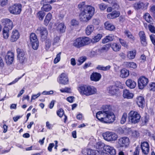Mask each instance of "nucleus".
I'll return each mask as SVG.
<instances>
[{"mask_svg": "<svg viewBox=\"0 0 155 155\" xmlns=\"http://www.w3.org/2000/svg\"><path fill=\"white\" fill-rule=\"evenodd\" d=\"M96 117L101 122L106 123L114 122L116 118L111 106L109 105L104 106L103 111L97 112Z\"/></svg>", "mask_w": 155, "mask_h": 155, "instance_id": "f257e3e1", "label": "nucleus"}, {"mask_svg": "<svg viewBox=\"0 0 155 155\" xmlns=\"http://www.w3.org/2000/svg\"><path fill=\"white\" fill-rule=\"evenodd\" d=\"M85 2H83L78 5V8L82 10L80 14L81 21H87L89 20L94 14V8L90 5H85Z\"/></svg>", "mask_w": 155, "mask_h": 155, "instance_id": "f03ea898", "label": "nucleus"}, {"mask_svg": "<svg viewBox=\"0 0 155 155\" xmlns=\"http://www.w3.org/2000/svg\"><path fill=\"white\" fill-rule=\"evenodd\" d=\"M77 89L80 94L82 95L89 96L95 94L97 92L96 88L91 85H80Z\"/></svg>", "mask_w": 155, "mask_h": 155, "instance_id": "7ed1b4c3", "label": "nucleus"}, {"mask_svg": "<svg viewBox=\"0 0 155 155\" xmlns=\"http://www.w3.org/2000/svg\"><path fill=\"white\" fill-rule=\"evenodd\" d=\"M90 39L87 37H82L77 38L74 41L73 45L76 48H79L87 45L90 42Z\"/></svg>", "mask_w": 155, "mask_h": 155, "instance_id": "20e7f679", "label": "nucleus"}, {"mask_svg": "<svg viewBox=\"0 0 155 155\" xmlns=\"http://www.w3.org/2000/svg\"><path fill=\"white\" fill-rule=\"evenodd\" d=\"M128 117L130 122L135 124L139 122L140 116L137 112L132 110L129 113Z\"/></svg>", "mask_w": 155, "mask_h": 155, "instance_id": "39448f33", "label": "nucleus"}, {"mask_svg": "<svg viewBox=\"0 0 155 155\" xmlns=\"http://www.w3.org/2000/svg\"><path fill=\"white\" fill-rule=\"evenodd\" d=\"M129 143L130 140L127 137H121L118 140L117 147L118 148H127L128 147Z\"/></svg>", "mask_w": 155, "mask_h": 155, "instance_id": "423d86ee", "label": "nucleus"}, {"mask_svg": "<svg viewBox=\"0 0 155 155\" xmlns=\"http://www.w3.org/2000/svg\"><path fill=\"white\" fill-rule=\"evenodd\" d=\"M104 139L108 141L112 142L116 140L118 135L114 132H106L103 134Z\"/></svg>", "mask_w": 155, "mask_h": 155, "instance_id": "0eeeda50", "label": "nucleus"}, {"mask_svg": "<svg viewBox=\"0 0 155 155\" xmlns=\"http://www.w3.org/2000/svg\"><path fill=\"white\" fill-rule=\"evenodd\" d=\"M21 5L20 4H15L9 8L10 12L14 14H19L21 11Z\"/></svg>", "mask_w": 155, "mask_h": 155, "instance_id": "6e6552de", "label": "nucleus"}, {"mask_svg": "<svg viewBox=\"0 0 155 155\" xmlns=\"http://www.w3.org/2000/svg\"><path fill=\"white\" fill-rule=\"evenodd\" d=\"M149 82L148 79L144 76L140 77L138 79V83L139 89H143L148 84Z\"/></svg>", "mask_w": 155, "mask_h": 155, "instance_id": "1a4fd4ad", "label": "nucleus"}, {"mask_svg": "<svg viewBox=\"0 0 155 155\" xmlns=\"http://www.w3.org/2000/svg\"><path fill=\"white\" fill-rule=\"evenodd\" d=\"M57 81L60 84L64 85L67 84L68 82L67 74L64 73H62L58 78Z\"/></svg>", "mask_w": 155, "mask_h": 155, "instance_id": "9d476101", "label": "nucleus"}, {"mask_svg": "<svg viewBox=\"0 0 155 155\" xmlns=\"http://www.w3.org/2000/svg\"><path fill=\"white\" fill-rule=\"evenodd\" d=\"M17 52L18 54L17 58L18 60L20 63H23L25 59V51L23 49L18 48L17 49Z\"/></svg>", "mask_w": 155, "mask_h": 155, "instance_id": "9b49d317", "label": "nucleus"}, {"mask_svg": "<svg viewBox=\"0 0 155 155\" xmlns=\"http://www.w3.org/2000/svg\"><path fill=\"white\" fill-rule=\"evenodd\" d=\"M105 146L104 143L101 142H99L96 144L95 147L97 149L96 150L98 151V154L100 155H106V153L104 151Z\"/></svg>", "mask_w": 155, "mask_h": 155, "instance_id": "f8f14e48", "label": "nucleus"}, {"mask_svg": "<svg viewBox=\"0 0 155 155\" xmlns=\"http://www.w3.org/2000/svg\"><path fill=\"white\" fill-rule=\"evenodd\" d=\"M2 22L5 26L4 28H7L9 30H11L13 27L12 21L9 19H3L2 20Z\"/></svg>", "mask_w": 155, "mask_h": 155, "instance_id": "ddd939ff", "label": "nucleus"}, {"mask_svg": "<svg viewBox=\"0 0 155 155\" xmlns=\"http://www.w3.org/2000/svg\"><path fill=\"white\" fill-rule=\"evenodd\" d=\"M14 57V54L11 51H8L5 56V59L6 63L10 64L12 63Z\"/></svg>", "mask_w": 155, "mask_h": 155, "instance_id": "4468645a", "label": "nucleus"}, {"mask_svg": "<svg viewBox=\"0 0 155 155\" xmlns=\"http://www.w3.org/2000/svg\"><path fill=\"white\" fill-rule=\"evenodd\" d=\"M149 5V3L146 2L144 3L141 2H139L137 3H136L134 5V7L135 9L138 10L139 9H146L148 6Z\"/></svg>", "mask_w": 155, "mask_h": 155, "instance_id": "2eb2a0df", "label": "nucleus"}, {"mask_svg": "<svg viewBox=\"0 0 155 155\" xmlns=\"http://www.w3.org/2000/svg\"><path fill=\"white\" fill-rule=\"evenodd\" d=\"M36 33L40 34L41 37L46 38L48 35V31L45 28L40 27L38 28L36 31Z\"/></svg>", "mask_w": 155, "mask_h": 155, "instance_id": "dca6fc26", "label": "nucleus"}, {"mask_svg": "<svg viewBox=\"0 0 155 155\" xmlns=\"http://www.w3.org/2000/svg\"><path fill=\"white\" fill-rule=\"evenodd\" d=\"M141 148L143 153L145 155H147L149 151V146L147 142H144L141 143Z\"/></svg>", "mask_w": 155, "mask_h": 155, "instance_id": "f3484780", "label": "nucleus"}, {"mask_svg": "<svg viewBox=\"0 0 155 155\" xmlns=\"http://www.w3.org/2000/svg\"><path fill=\"white\" fill-rule=\"evenodd\" d=\"M101 75L99 73L93 72L90 76V79L91 81L97 82L100 80L101 78Z\"/></svg>", "mask_w": 155, "mask_h": 155, "instance_id": "a211bd4d", "label": "nucleus"}, {"mask_svg": "<svg viewBox=\"0 0 155 155\" xmlns=\"http://www.w3.org/2000/svg\"><path fill=\"white\" fill-rule=\"evenodd\" d=\"M19 33L17 30H13L12 33L10 40L11 42H14L16 41L19 38Z\"/></svg>", "mask_w": 155, "mask_h": 155, "instance_id": "6ab92c4d", "label": "nucleus"}, {"mask_svg": "<svg viewBox=\"0 0 155 155\" xmlns=\"http://www.w3.org/2000/svg\"><path fill=\"white\" fill-rule=\"evenodd\" d=\"M104 151L109 153L111 155H114L116 154V151L113 147L108 145H105L104 147Z\"/></svg>", "mask_w": 155, "mask_h": 155, "instance_id": "aec40b11", "label": "nucleus"}, {"mask_svg": "<svg viewBox=\"0 0 155 155\" xmlns=\"http://www.w3.org/2000/svg\"><path fill=\"white\" fill-rule=\"evenodd\" d=\"M118 88L115 85H112L109 86L107 89L109 93L112 95L116 94L118 91Z\"/></svg>", "mask_w": 155, "mask_h": 155, "instance_id": "412c9836", "label": "nucleus"}, {"mask_svg": "<svg viewBox=\"0 0 155 155\" xmlns=\"http://www.w3.org/2000/svg\"><path fill=\"white\" fill-rule=\"evenodd\" d=\"M137 103L139 107H141L142 109L143 108L145 103L144 97L142 96L137 97Z\"/></svg>", "mask_w": 155, "mask_h": 155, "instance_id": "4be33fe9", "label": "nucleus"}, {"mask_svg": "<svg viewBox=\"0 0 155 155\" xmlns=\"http://www.w3.org/2000/svg\"><path fill=\"white\" fill-rule=\"evenodd\" d=\"M125 83L127 87L130 89L134 88L137 85L136 83L131 79L127 80Z\"/></svg>", "mask_w": 155, "mask_h": 155, "instance_id": "5701e85b", "label": "nucleus"}, {"mask_svg": "<svg viewBox=\"0 0 155 155\" xmlns=\"http://www.w3.org/2000/svg\"><path fill=\"white\" fill-rule=\"evenodd\" d=\"M141 44L144 46H146L147 44L146 39L145 35L143 31H140L139 33Z\"/></svg>", "mask_w": 155, "mask_h": 155, "instance_id": "b1692460", "label": "nucleus"}, {"mask_svg": "<svg viewBox=\"0 0 155 155\" xmlns=\"http://www.w3.org/2000/svg\"><path fill=\"white\" fill-rule=\"evenodd\" d=\"M134 96V94L130 92L129 90L124 89L123 91V97L124 98L131 99Z\"/></svg>", "mask_w": 155, "mask_h": 155, "instance_id": "393cba45", "label": "nucleus"}, {"mask_svg": "<svg viewBox=\"0 0 155 155\" xmlns=\"http://www.w3.org/2000/svg\"><path fill=\"white\" fill-rule=\"evenodd\" d=\"M66 27L63 23H61L57 26V30L61 33H63L65 31Z\"/></svg>", "mask_w": 155, "mask_h": 155, "instance_id": "a878e982", "label": "nucleus"}, {"mask_svg": "<svg viewBox=\"0 0 155 155\" xmlns=\"http://www.w3.org/2000/svg\"><path fill=\"white\" fill-rule=\"evenodd\" d=\"M129 74V71L126 68H122L120 72V76L123 78H127Z\"/></svg>", "mask_w": 155, "mask_h": 155, "instance_id": "bb28decb", "label": "nucleus"}, {"mask_svg": "<svg viewBox=\"0 0 155 155\" xmlns=\"http://www.w3.org/2000/svg\"><path fill=\"white\" fill-rule=\"evenodd\" d=\"M120 15L119 12L115 11L111 13L108 14L107 16L108 18L113 19L119 17Z\"/></svg>", "mask_w": 155, "mask_h": 155, "instance_id": "cd10ccee", "label": "nucleus"}, {"mask_svg": "<svg viewBox=\"0 0 155 155\" xmlns=\"http://www.w3.org/2000/svg\"><path fill=\"white\" fill-rule=\"evenodd\" d=\"M114 39V36L112 34H110L106 36L102 40V42L103 43H106L110 41H112Z\"/></svg>", "mask_w": 155, "mask_h": 155, "instance_id": "c85d7f7f", "label": "nucleus"}, {"mask_svg": "<svg viewBox=\"0 0 155 155\" xmlns=\"http://www.w3.org/2000/svg\"><path fill=\"white\" fill-rule=\"evenodd\" d=\"M57 115L60 117L64 115V122L65 123L67 119V116L64 114V110L62 108L59 109L57 111Z\"/></svg>", "mask_w": 155, "mask_h": 155, "instance_id": "c756f323", "label": "nucleus"}, {"mask_svg": "<svg viewBox=\"0 0 155 155\" xmlns=\"http://www.w3.org/2000/svg\"><path fill=\"white\" fill-rule=\"evenodd\" d=\"M105 28L108 30L113 31L115 29L114 26L109 21H107L104 23Z\"/></svg>", "mask_w": 155, "mask_h": 155, "instance_id": "7c9ffc66", "label": "nucleus"}, {"mask_svg": "<svg viewBox=\"0 0 155 155\" xmlns=\"http://www.w3.org/2000/svg\"><path fill=\"white\" fill-rule=\"evenodd\" d=\"M102 37L101 34H98L94 36L91 40V42L92 43H95L99 41Z\"/></svg>", "mask_w": 155, "mask_h": 155, "instance_id": "2f4dec72", "label": "nucleus"}, {"mask_svg": "<svg viewBox=\"0 0 155 155\" xmlns=\"http://www.w3.org/2000/svg\"><path fill=\"white\" fill-rule=\"evenodd\" d=\"M60 40V38L59 36L56 35H54V38L52 41V45H53L59 46Z\"/></svg>", "mask_w": 155, "mask_h": 155, "instance_id": "473e14b6", "label": "nucleus"}, {"mask_svg": "<svg viewBox=\"0 0 155 155\" xmlns=\"http://www.w3.org/2000/svg\"><path fill=\"white\" fill-rule=\"evenodd\" d=\"M94 30V27L93 25H88L85 29V32L87 35H89L92 33Z\"/></svg>", "mask_w": 155, "mask_h": 155, "instance_id": "72a5a7b5", "label": "nucleus"}, {"mask_svg": "<svg viewBox=\"0 0 155 155\" xmlns=\"http://www.w3.org/2000/svg\"><path fill=\"white\" fill-rule=\"evenodd\" d=\"M143 17L147 22L150 24H153V19L149 13H146L144 15Z\"/></svg>", "mask_w": 155, "mask_h": 155, "instance_id": "f704fd0d", "label": "nucleus"}, {"mask_svg": "<svg viewBox=\"0 0 155 155\" xmlns=\"http://www.w3.org/2000/svg\"><path fill=\"white\" fill-rule=\"evenodd\" d=\"M136 54V50L130 51L128 52L127 57L129 59H133L135 58Z\"/></svg>", "mask_w": 155, "mask_h": 155, "instance_id": "c9c22d12", "label": "nucleus"}, {"mask_svg": "<svg viewBox=\"0 0 155 155\" xmlns=\"http://www.w3.org/2000/svg\"><path fill=\"white\" fill-rule=\"evenodd\" d=\"M41 4L43 5V6L42 8H41V9L42 10L45 12H48L50 11L52 8V7L51 5L47 4L46 3L43 2L42 4Z\"/></svg>", "mask_w": 155, "mask_h": 155, "instance_id": "e433bc0d", "label": "nucleus"}, {"mask_svg": "<svg viewBox=\"0 0 155 155\" xmlns=\"http://www.w3.org/2000/svg\"><path fill=\"white\" fill-rule=\"evenodd\" d=\"M52 18V15L50 13H48L46 15L44 21V24L47 25Z\"/></svg>", "mask_w": 155, "mask_h": 155, "instance_id": "4c0bfd02", "label": "nucleus"}, {"mask_svg": "<svg viewBox=\"0 0 155 155\" xmlns=\"http://www.w3.org/2000/svg\"><path fill=\"white\" fill-rule=\"evenodd\" d=\"M113 50L115 51H117L120 50L121 48L120 45L116 43H113L111 45Z\"/></svg>", "mask_w": 155, "mask_h": 155, "instance_id": "58836bf2", "label": "nucleus"}, {"mask_svg": "<svg viewBox=\"0 0 155 155\" xmlns=\"http://www.w3.org/2000/svg\"><path fill=\"white\" fill-rule=\"evenodd\" d=\"M124 33L127 37L130 40L131 43H132L135 40L134 37L132 35L131 33L128 31L126 30Z\"/></svg>", "mask_w": 155, "mask_h": 155, "instance_id": "ea45409f", "label": "nucleus"}, {"mask_svg": "<svg viewBox=\"0 0 155 155\" xmlns=\"http://www.w3.org/2000/svg\"><path fill=\"white\" fill-rule=\"evenodd\" d=\"M8 28H4L3 31V35L4 38L7 39L9 36V31Z\"/></svg>", "mask_w": 155, "mask_h": 155, "instance_id": "a19ab883", "label": "nucleus"}, {"mask_svg": "<svg viewBox=\"0 0 155 155\" xmlns=\"http://www.w3.org/2000/svg\"><path fill=\"white\" fill-rule=\"evenodd\" d=\"M31 42L38 41L36 35L34 33H31L30 35Z\"/></svg>", "mask_w": 155, "mask_h": 155, "instance_id": "79ce46f5", "label": "nucleus"}, {"mask_svg": "<svg viewBox=\"0 0 155 155\" xmlns=\"http://www.w3.org/2000/svg\"><path fill=\"white\" fill-rule=\"evenodd\" d=\"M125 65L129 68H136L137 66V64L134 62H126Z\"/></svg>", "mask_w": 155, "mask_h": 155, "instance_id": "37998d69", "label": "nucleus"}, {"mask_svg": "<svg viewBox=\"0 0 155 155\" xmlns=\"http://www.w3.org/2000/svg\"><path fill=\"white\" fill-rule=\"evenodd\" d=\"M98 151L96 150L89 149L87 150V155H97L98 154Z\"/></svg>", "mask_w": 155, "mask_h": 155, "instance_id": "c03bdc74", "label": "nucleus"}, {"mask_svg": "<svg viewBox=\"0 0 155 155\" xmlns=\"http://www.w3.org/2000/svg\"><path fill=\"white\" fill-rule=\"evenodd\" d=\"M45 15V13L43 11L39 12L37 14V16L40 20H42Z\"/></svg>", "mask_w": 155, "mask_h": 155, "instance_id": "a18cd8bd", "label": "nucleus"}, {"mask_svg": "<svg viewBox=\"0 0 155 155\" xmlns=\"http://www.w3.org/2000/svg\"><path fill=\"white\" fill-rule=\"evenodd\" d=\"M127 116V115L126 113H124L123 114L120 121L121 124H123L125 123L126 121Z\"/></svg>", "mask_w": 155, "mask_h": 155, "instance_id": "49530a36", "label": "nucleus"}, {"mask_svg": "<svg viewBox=\"0 0 155 155\" xmlns=\"http://www.w3.org/2000/svg\"><path fill=\"white\" fill-rule=\"evenodd\" d=\"M60 91L62 93H69L71 92V88L67 87H65L64 88H62L60 89Z\"/></svg>", "mask_w": 155, "mask_h": 155, "instance_id": "de8ad7c7", "label": "nucleus"}, {"mask_svg": "<svg viewBox=\"0 0 155 155\" xmlns=\"http://www.w3.org/2000/svg\"><path fill=\"white\" fill-rule=\"evenodd\" d=\"M33 48L34 50H37L38 48L39 45L38 41H34L31 42Z\"/></svg>", "mask_w": 155, "mask_h": 155, "instance_id": "09e8293b", "label": "nucleus"}, {"mask_svg": "<svg viewBox=\"0 0 155 155\" xmlns=\"http://www.w3.org/2000/svg\"><path fill=\"white\" fill-rule=\"evenodd\" d=\"M61 52H60L57 55L56 57L54 59V64H56L60 61L61 59Z\"/></svg>", "mask_w": 155, "mask_h": 155, "instance_id": "8fccbe9b", "label": "nucleus"}, {"mask_svg": "<svg viewBox=\"0 0 155 155\" xmlns=\"http://www.w3.org/2000/svg\"><path fill=\"white\" fill-rule=\"evenodd\" d=\"M149 89L150 91H155V83L153 82L149 85Z\"/></svg>", "mask_w": 155, "mask_h": 155, "instance_id": "3c124183", "label": "nucleus"}, {"mask_svg": "<svg viewBox=\"0 0 155 155\" xmlns=\"http://www.w3.org/2000/svg\"><path fill=\"white\" fill-rule=\"evenodd\" d=\"M25 74V73L23 74L20 77L15 78L14 81L8 84V85H11L12 84H14L16 83L19 79H21L24 75Z\"/></svg>", "mask_w": 155, "mask_h": 155, "instance_id": "603ef678", "label": "nucleus"}, {"mask_svg": "<svg viewBox=\"0 0 155 155\" xmlns=\"http://www.w3.org/2000/svg\"><path fill=\"white\" fill-rule=\"evenodd\" d=\"M86 59L85 57H81L78 60V63H77L78 65H80L84 62Z\"/></svg>", "mask_w": 155, "mask_h": 155, "instance_id": "864d4df0", "label": "nucleus"}, {"mask_svg": "<svg viewBox=\"0 0 155 155\" xmlns=\"http://www.w3.org/2000/svg\"><path fill=\"white\" fill-rule=\"evenodd\" d=\"M148 27L149 30L151 32L155 33V27L154 26H153L151 24H149V25Z\"/></svg>", "mask_w": 155, "mask_h": 155, "instance_id": "5fc2aeb1", "label": "nucleus"}, {"mask_svg": "<svg viewBox=\"0 0 155 155\" xmlns=\"http://www.w3.org/2000/svg\"><path fill=\"white\" fill-rule=\"evenodd\" d=\"M98 5L100 9L101 10H104L105 9L107 8V5L103 3L98 4Z\"/></svg>", "mask_w": 155, "mask_h": 155, "instance_id": "6e6d98bb", "label": "nucleus"}, {"mask_svg": "<svg viewBox=\"0 0 155 155\" xmlns=\"http://www.w3.org/2000/svg\"><path fill=\"white\" fill-rule=\"evenodd\" d=\"M51 45V41L49 39H47L45 41V47L46 49H48Z\"/></svg>", "mask_w": 155, "mask_h": 155, "instance_id": "4d7b16f0", "label": "nucleus"}, {"mask_svg": "<svg viewBox=\"0 0 155 155\" xmlns=\"http://www.w3.org/2000/svg\"><path fill=\"white\" fill-rule=\"evenodd\" d=\"M56 1V0H43L41 1V4H42L43 2L51 4L55 2Z\"/></svg>", "mask_w": 155, "mask_h": 155, "instance_id": "13d9d810", "label": "nucleus"}, {"mask_svg": "<svg viewBox=\"0 0 155 155\" xmlns=\"http://www.w3.org/2000/svg\"><path fill=\"white\" fill-rule=\"evenodd\" d=\"M100 23V20L97 19H94L92 21V24L94 25H98Z\"/></svg>", "mask_w": 155, "mask_h": 155, "instance_id": "bf43d9fd", "label": "nucleus"}, {"mask_svg": "<svg viewBox=\"0 0 155 155\" xmlns=\"http://www.w3.org/2000/svg\"><path fill=\"white\" fill-rule=\"evenodd\" d=\"M132 135L134 137H136L139 136V133L137 131L133 130L132 131Z\"/></svg>", "mask_w": 155, "mask_h": 155, "instance_id": "052dcab7", "label": "nucleus"}, {"mask_svg": "<svg viewBox=\"0 0 155 155\" xmlns=\"http://www.w3.org/2000/svg\"><path fill=\"white\" fill-rule=\"evenodd\" d=\"M105 47H103L101 49H98L96 50V52H95V51H92L91 52V53L93 54H97L98 53H97V52H98L99 51H101V50H105Z\"/></svg>", "mask_w": 155, "mask_h": 155, "instance_id": "680f3d73", "label": "nucleus"}, {"mask_svg": "<svg viewBox=\"0 0 155 155\" xmlns=\"http://www.w3.org/2000/svg\"><path fill=\"white\" fill-rule=\"evenodd\" d=\"M41 95L40 92L38 93L37 94H33L31 97V101L32 100H35L38 97Z\"/></svg>", "mask_w": 155, "mask_h": 155, "instance_id": "e2e57ef3", "label": "nucleus"}, {"mask_svg": "<svg viewBox=\"0 0 155 155\" xmlns=\"http://www.w3.org/2000/svg\"><path fill=\"white\" fill-rule=\"evenodd\" d=\"M8 0H0V5L2 6H4L6 5L7 3Z\"/></svg>", "mask_w": 155, "mask_h": 155, "instance_id": "0e129e2a", "label": "nucleus"}, {"mask_svg": "<svg viewBox=\"0 0 155 155\" xmlns=\"http://www.w3.org/2000/svg\"><path fill=\"white\" fill-rule=\"evenodd\" d=\"M119 41L120 44L123 46H124L125 47H126L127 46V45L126 44V41H125L124 40L121 38H119Z\"/></svg>", "mask_w": 155, "mask_h": 155, "instance_id": "69168bd1", "label": "nucleus"}, {"mask_svg": "<svg viewBox=\"0 0 155 155\" xmlns=\"http://www.w3.org/2000/svg\"><path fill=\"white\" fill-rule=\"evenodd\" d=\"M53 93V91H43L42 94L43 95H49V94H52Z\"/></svg>", "mask_w": 155, "mask_h": 155, "instance_id": "338daca9", "label": "nucleus"}, {"mask_svg": "<svg viewBox=\"0 0 155 155\" xmlns=\"http://www.w3.org/2000/svg\"><path fill=\"white\" fill-rule=\"evenodd\" d=\"M78 21L74 19H72L71 21V25L73 26L78 25Z\"/></svg>", "mask_w": 155, "mask_h": 155, "instance_id": "774afa93", "label": "nucleus"}]
</instances>
